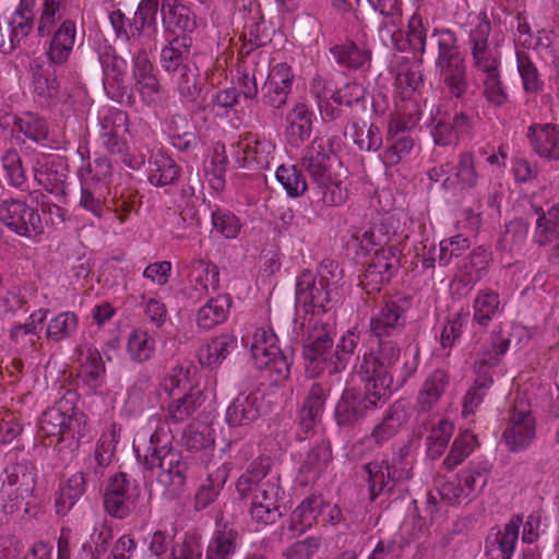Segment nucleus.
Here are the masks:
<instances>
[{
  "instance_id": "obj_37",
  "label": "nucleus",
  "mask_w": 559,
  "mask_h": 559,
  "mask_svg": "<svg viewBox=\"0 0 559 559\" xmlns=\"http://www.w3.org/2000/svg\"><path fill=\"white\" fill-rule=\"evenodd\" d=\"M407 413L402 404H393L385 413L382 421L377 425L371 433L367 437V441L377 447H381L391 438H393L401 427L406 423Z\"/></svg>"
},
{
  "instance_id": "obj_47",
  "label": "nucleus",
  "mask_w": 559,
  "mask_h": 559,
  "mask_svg": "<svg viewBox=\"0 0 559 559\" xmlns=\"http://www.w3.org/2000/svg\"><path fill=\"white\" fill-rule=\"evenodd\" d=\"M436 66L440 71L448 92L452 96L461 98L468 87L467 70L464 60L457 59Z\"/></svg>"
},
{
  "instance_id": "obj_13",
  "label": "nucleus",
  "mask_w": 559,
  "mask_h": 559,
  "mask_svg": "<svg viewBox=\"0 0 559 559\" xmlns=\"http://www.w3.org/2000/svg\"><path fill=\"white\" fill-rule=\"evenodd\" d=\"M364 382L365 393L347 391L343 394L336 405V417L341 425H348L364 418L369 411L381 407L389 396L386 390L372 389V381L361 380Z\"/></svg>"
},
{
  "instance_id": "obj_4",
  "label": "nucleus",
  "mask_w": 559,
  "mask_h": 559,
  "mask_svg": "<svg viewBox=\"0 0 559 559\" xmlns=\"http://www.w3.org/2000/svg\"><path fill=\"white\" fill-rule=\"evenodd\" d=\"M169 401L164 409L160 426H178L193 417L204 403L201 388L191 379L190 371L182 367L173 368L160 383Z\"/></svg>"
},
{
  "instance_id": "obj_20",
  "label": "nucleus",
  "mask_w": 559,
  "mask_h": 559,
  "mask_svg": "<svg viewBox=\"0 0 559 559\" xmlns=\"http://www.w3.org/2000/svg\"><path fill=\"white\" fill-rule=\"evenodd\" d=\"M536 435L535 419L527 405H515L503 432V439L511 451L528 447Z\"/></svg>"
},
{
  "instance_id": "obj_18",
  "label": "nucleus",
  "mask_w": 559,
  "mask_h": 559,
  "mask_svg": "<svg viewBox=\"0 0 559 559\" xmlns=\"http://www.w3.org/2000/svg\"><path fill=\"white\" fill-rule=\"evenodd\" d=\"M400 267V251L394 246L377 250L368 264L361 284L370 292L380 290L383 284L390 282Z\"/></svg>"
},
{
  "instance_id": "obj_63",
  "label": "nucleus",
  "mask_w": 559,
  "mask_h": 559,
  "mask_svg": "<svg viewBox=\"0 0 559 559\" xmlns=\"http://www.w3.org/2000/svg\"><path fill=\"white\" fill-rule=\"evenodd\" d=\"M477 437L468 430L461 432L452 444V448L443 460V465L448 469H453L460 465L477 448Z\"/></svg>"
},
{
  "instance_id": "obj_53",
  "label": "nucleus",
  "mask_w": 559,
  "mask_h": 559,
  "mask_svg": "<svg viewBox=\"0 0 559 559\" xmlns=\"http://www.w3.org/2000/svg\"><path fill=\"white\" fill-rule=\"evenodd\" d=\"M227 165L225 145L217 142L213 145L211 155L204 163L205 177L215 191H222L225 187Z\"/></svg>"
},
{
  "instance_id": "obj_54",
  "label": "nucleus",
  "mask_w": 559,
  "mask_h": 559,
  "mask_svg": "<svg viewBox=\"0 0 559 559\" xmlns=\"http://www.w3.org/2000/svg\"><path fill=\"white\" fill-rule=\"evenodd\" d=\"M237 549V533L226 526L214 531L205 551V559H231Z\"/></svg>"
},
{
  "instance_id": "obj_28",
  "label": "nucleus",
  "mask_w": 559,
  "mask_h": 559,
  "mask_svg": "<svg viewBox=\"0 0 559 559\" xmlns=\"http://www.w3.org/2000/svg\"><path fill=\"white\" fill-rule=\"evenodd\" d=\"M527 136L533 151L547 160H559V127L550 123L528 128Z\"/></svg>"
},
{
  "instance_id": "obj_58",
  "label": "nucleus",
  "mask_w": 559,
  "mask_h": 559,
  "mask_svg": "<svg viewBox=\"0 0 559 559\" xmlns=\"http://www.w3.org/2000/svg\"><path fill=\"white\" fill-rule=\"evenodd\" d=\"M79 329V317L73 311H62L53 316L47 324L46 337L60 343L75 335Z\"/></svg>"
},
{
  "instance_id": "obj_1",
  "label": "nucleus",
  "mask_w": 559,
  "mask_h": 559,
  "mask_svg": "<svg viewBox=\"0 0 559 559\" xmlns=\"http://www.w3.org/2000/svg\"><path fill=\"white\" fill-rule=\"evenodd\" d=\"M300 167L309 176L318 200L325 206H340L348 197L344 177L333 169L331 145L322 138H314L305 147Z\"/></svg>"
},
{
  "instance_id": "obj_7",
  "label": "nucleus",
  "mask_w": 559,
  "mask_h": 559,
  "mask_svg": "<svg viewBox=\"0 0 559 559\" xmlns=\"http://www.w3.org/2000/svg\"><path fill=\"white\" fill-rule=\"evenodd\" d=\"M413 460L407 451L401 450L391 460H373L364 465L368 474V492L371 501L380 495H390L394 488L413 477Z\"/></svg>"
},
{
  "instance_id": "obj_27",
  "label": "nucleus",
  "mask_w": 559,
  "mask_h": 559,
  "mask_svg": "<svg viewBox=\"0 0 559 559\" xmlns=\"http://www.w3.org/2000/svg\"><path fill=\"white\" fill-rule=\"evenodd\" d=\"M120 435L121 426L117 423H111L96 442L94 456L91 459L88 465L95 478H99L103 475L104 468L111 464L116 454L117 444L120 440Z\"/></svg>"
},
{
  "instance_id": "obj_12",
  "label": "nucleus",
  "mask_w": 559,
  "mask_h": 559,
  "mask_svg": "<svg viewBox=\"0 0 559 559\" xmlns=\"http://www.w3.org/2000/svg\"><path fill=\"white\" fill-rule=\"evenodd\" d=\"M400 347L393 341H379L377 352L365 353L357 368L360 380L372 381V389L392 393L391 368L399 360Z\"/></svg>"
},
{
  "instance_id": "obj_2",
  "label": "nucleus",
  "mask_w": 559,
  "mask_h": 559,
  "mask_svg": "<svg viewBox=\"0 0 559 559\" xmlns=\"http://www.w3.org/2000/svg\"><path fill=\"white\" fill-rule=\"evenodd\" d=\"M343 270L333 260H324L319 267L318 276L310 271H302L296 280V307L300 308L302 316L326 312L331 305L340 299Z\"/></svg>"
},
{
  "instance_id": "obj_31",
  "label": "nucleus",
  "mask_w": 559,
  "mask_h": 559,
  "mask_svg": "<svg viewBox=\"0 0 559 559\" xmlns=\"http://www.w3.org/2000/svg\"><path fill=\"white\" fill-rule=\"evenodd\" d=\"M491 253L479 247L464 261L462 269L456 274L453 284L462 285L465 293L469 292L488 272Z\"/></svg>"
},
{
  "instance_id": "obj_56",
  "label": "nucleus",
  "mask_w": 559,
  "mask_h": 559,
  "mask_svg": "<svg viewBox=\"0 0 559 559\" xmlns=\"http://www.w3.org/2000/svg\"><path fill=\"white\" fill-rule=\"evenodd\" d=\"M34 4L28 0H20L17 7L9 17H5L13 32V40L21 44L34 27Z\"/></svg>"
},
{
  "instance_id": "obj_8",
  "label": "nucleus",
  "mask_w": 559,
  "mask_h": 559,
  "mask_svg": "<svg viewBox=\"0 0 559 559\" xmlns=\"http://www.w3.org/2000/svg\"><path fill=\"white\" fill-rule=\"evenodd\" d=\"M491 23L486 12L471 22L467 46L476 76L501 69V52L490 39Z\"/></svg>"
},
{
  "instance_id": "obj_38",
  "label": "nucleus",
  "mask_w": 559,
  "mask_h": 559,
  "mask_svg": "<svg viewBox=\"0 0 559 559\" xmlns=\"http://www.w3.org/2000/svg\"><path fill=\"white\" fill-rule=\"evenodd\" d=\"M231 471L230 463H223L215 471L210 472L194 496V508L203 510L218 497Z\"/></svg>"
},
{
  "instance_id": "obj_25",
  "label": "nucleus",
  "mask_w": 559,
  "mask_h": 559,
  "mask_svg": "<svg viewBox=\"0 0 559 559\" xmlns=\"http://www.w3.org/2000/svg\"><path fill=\"white\" fill-rule=\"evenodd\" d=\"M218 269L215 264L204 260L192 262L189 272V286L187 296L193 301H199L207 296L210 289L218 287Z\"/></svg>"
},
{
  "instance_id": "obj_60",
  "label": "nucleus",
  "mask_w": 559,
  "mask_h": 559,
  "mask_svg": "<svg viewBox=\"0 0 559 559\" xmlns=\"http://www.w3.org/2000/svg\"><path fill=\"white\" fill-rule=\"evenodd\" d=\"M171 80L177 86L180 97L187 102H193L200 94L202 83L200 73L195 66H182L179 71L175 72Z\"/></svg>"
},
{
  "instance_id": "obj_16",
  "label": "nucleus",
  "mask_w": 559,
  "mask_h": 559,
  "mask_svg": "<svg viewBox=\"0 0 559 559\" xmlns=\"http://www.w3.org/2000/svg\"><path fill=\"white\" fill-rule=\"evenodd\" d=\"M98 121L103 145L111 154H123L128 147L129 115L118 108H103Z\"/></svg>"
},
{
  "instance_id": "obj_40",
  "label": "nucleus",
  "mask_w": 559,
  "mask_h": 559,
  "mask_svg": "<svg viewBox=\"0 0 559 559\" xmlns=\"http://www.w3.org/2000/svg\"><path fill=\"white\" fill-rule=\"evenodd\" d=\"M34 180L49 192H58L67 180V168L56 158L37 160L34 166Z\"/></svg>"
},
{
  "instance_id": "obj_39",
  "label": "nucleus",
  "mask_w": 559,
  "mask_h": 559,
  "mask_svg": "<svg viewBox=\"0 0 559 559\" xmlns=\"http://www.w3.org/2000/svg\"><path fill=\"white\" fill-rule=\"evenodd\" d=\"M160 11L163 23L168 28L183 33H192L197 28L195 14L178 0H163Z\"/></svg>"
},
{
  "instance_id": "obj_9",
  "label": "nucleus",
  "mask_w": 559,
  "mask_h": 559,
  "mask_svg": "<svg viewBox=\"0 0 559 559\" xmlns=\"http://www.w3.org/2000/svg\"><path fill=\"white\" fill-rule=\"evenodd\" d=\"M36 486L35 467L27 461L8 465L1 475L0 500L7 514L17 511Z\"/></svg>"
},
{
  "instance_id": "obj_57",
  "label": "nucleus",
  "mask_w": 559,
  "mask_h": 559,
  "mask_svg": "<svg viewBox=\"0 0 559 559\" xmlns=\"http://www.w3.org/2000/svg\"><path fill=\"white\" fill-rule=\"evenodd\" d=\"M182 439L189 451L203 452L204 457L214 451V433L213 429L207 425L189 424Z\"/></svg>"
},
{
  "instance_id": "obj_48",
  "label": "nucleus",
  "mask_w": 559,
  "mask_h": 559,
  "mask_svg": "<svg viewBox=\"0 0 559 559\" xmlns=\"http://www.w3.org/2000/svg\"><path fill=\"white\" fill-rule=\"evenodd\" d=\"M490 464L488 462L473 463L457 476L463 485L467 501L475 499L487 486L490 478Z\"/></svg>"
},
{
  "instance_id": "obj_29",
  "label": "nucleus",
  "mask_w": 559,
  "mask_h": 559,
  "mask_svg": "<svg viewBox=\"0 0 559 559\" xmlns=\"http://www.w3.org/2000/svg\"><path fill=\"white\" fill-rule=\"evenodd\" d=\"M404 312V308L396 301H385L371 316V333L378 338L391 336L399 328L403 326Z\"/></svg>"
},
{
  "instance_id": "obj_41",
  "label": "nucleus",
  "mask_w": 559,
  "mask_h": 559,
  "mask_svg": "<svg viewBox=\"0 0 559 559\" xmlns=\"http://www.w3.org/2000/svg\"><path fill=\"white\" fill-rule=\"evenodd\" d=\"M231 299L228 295H217L207 300L197 312V325L202 330H211L226 321Z\"/></svg>"
},
{
  "instance_id": "obj_62",
  "label": "nucleus",
  "mask_w": 559,
  "mask_h": 559,
  "mask_svg": "<svg viewBox=\"0 0 559 559\" xmlns=\"http://www.w3.org/2000/svg\"><path fill=\"white\" fill-rule=\"evenodd\" d=\"M481 82V94L487 103L495 107L507 104L509 94L502 81L501 69L477 75Z\"/></svg>"
},
{
  "instance_id": "obj_22",
  "label": "nucleus",
  "mask_w": 559,
  "mask_h": 559,
  "mask_svg": "<svg viewBox=\"0 0 559 559\" xmlns=\"http://www.w3.org/2000/svg\"><path fill=\"white\" fill-rule=\"evenodd\" d=\"M293 80L292 68L286 62L275 64L271 69L263 86L264 102L275 109L286 105L288 94L292 91Z\"/></svg>"
},
{
  "instance_id": "obj_55",
  "label": "nucleus",
  "mask_w": 559,
  "mask_h": 559,
  "mask_svg": "<svg viewBox=\"0 0 559 559\" xmlns=\"http://www.w3.org/2000/svg\"><path fill=\"white\" fill-rule=\"evenodd\" d=\"M302 167L297 165H280L275 171V178L282 186L287 197L297 199L308 190L307 179L302 173Z\"/></svg>"
},
{
  "instance_id": "obj_43",
  "label": "nucleus",
  "mask_w": 559,
  "mask_h": 559,
  "mask_svg": "<svg viewBox=\"0 0 559 559\" xmlns=\"http://www.w3.org/2000/svg\"><path fill=\"white\" fill-rule=\"evenodd\" d=\"M237 347V337L231 334H221L211 338L199 349V360L207 367L219 365Z\"/></svg>"
},
{
  "instance_id": "obj_36",
  "label": "nucleus",
  "mask_w": 559,
  "mask_h": 559,
  "mask_svg": "<svg viewBox=\"0 0 559 559\" xmlns=\"http://www.w3.org/2000/svg\"><path fill=\"white\" fill-rule=\"evenodd\" d=\"M260 396L257 393L239 394L227 407L226 423L231 427L248 426L260 416Z\"/></svg>"
},
{
  "instance_id": "obj_52",
  "label": "nucleus",
  "mask_w": 559,
  "mask_h": 559,
  "mask_svg": "<svg viewBox=\"0 0 559 559\" xmlns=\"http://www.w3.org/2000/svg\"><path fill=\"white\" fill-rule=\"evenodd\" d=\"M192 39L188 36L175 37L168 46L164 47L160 52V64L166 72H177L182 66H187L185 60L190 53Z\"/></svg>"
},
{
  "instance_id": "obj_3",
  "label": "nucleus",
  "mask_w": 559,
  "mask_h": 559,
  "mask_svg": "<svg viewBox=\"0 0 559 559\" xmlns=\"http://www.w3.org/2000/svg\"><path fill=\"white\" fill-rule=\"evenodd\" d=\"M160 424L162 417L158 414L148 418V428L155 430L144 450V465L147 469H159L157 479L164 486L180 488L186 484L188 464L179 450L167 447L168 431Z\"/></svg>"
},
{
  "instance_id": "obj_64",
  "label": "nucleus",
  "mask_w": 559,
  "mask_h": 559,
  "mask_svg": "<svg viewBox=\"0 0 559 559\" xmlns=\"http://www.w3.org/2000/svg\"><path fill=\"white\" fill-rule=\"evenodd\" d=\"M155 338L144 330H134L128 337V353L134 361H146L155 352Z\"/></svg>"
},
{
  "instance_id": "obj_15",
  "label": "nucleus",
  "mask_w": 559,
  "mask_h": 559,
  "mask_svg": "<svg viewBox=\"0 0 559 559\" xmlns=\"http://www.w3.org/2000/svg\"><path fill=\"white\" fill-rule=\"evenodd\" d=\"M139 496V487L127 474H115L104 496V508L110 516L126 519L135 510Z\"/></svg>"
},
{
  "instance_id": "obj_24",
  "label": "nucleus",
  "mask_w": 559,
  "mask_h": 559,
  "mask_svg": "<svg viewBox=\"0 0 559 559\" xmlns=\"http://www.w3.org/2000/svg\"><path fill=\"white\" fill-rule=\"evenodd\" d=\"M331 462L332 451L330 442L324 439H320L308 451L299 467L297 477L299 484L307 486L317 481L325 472Z\"/></svg>"
},
{
  "instance_id": "obj_23",
  "label": "nucleus",
  "mask_w": 559,
  "mask_h": 559,
  "mask_svg": "<svg viewBox=\"0 0 559 559\" xmlns=\"http://www.w3.org/2000/svg\"><path fill=\"white\" fill-rule=\"evenodd\" d=\"M48 312V309H38L31 313L25 323L12 325L9 337L16 352L25 354L36 348L40 340L41 325L47 319Z\"/></svg>"
},
{
  "instance_id": "obj_19",
  "label": "nucleus",
  "mask_w": 559,
  "mask_h": 559,
  "mask_svg": "<svg viewBox=\"0 0 559 559\" xmlns=\"http://www.w3.org/2000/svg\"><path fill=\"white\" fill-rule=\"evenodd\" d=\"M275 145L272 141L255 135L240 139L234 146V156L240 167L266 169L274 158Z\"/></svg>"
},
{
  "instance_id": "obj_33",
  "label": "nucleus",
  "mask_w": 559,
  "mask_h": 559,
  "mask_svg": "<svg viewBox=\"0 0 559 559\" xmlns=\"http://www.w3.org/2000/svg\"><path fill=\"white\" fill-rule=\"evenodd\" d=\"M522 516L513 515L503 526L496 538L487 544V555L490 559H512L518 546Z\"/></svg>"
},
{
  "instance_id": "obj_51",
  "label": "nucleus",
  "mask_w": 559,
  "mask_h": 559,
  "mask_svg": "<svg viewBox=\"0 0 559 559\" xmlns=\"http://www.w3.org/2000/svg\"><path fill=\"white\" fill-rule=\"evenodd\" d=\"M180 177V167L169 156L164 154L153 155L150 162L148 181L156 187L175 183Z\"/></svg>"
},
{
  "instance_id": "obj_11",
  "label": "nucleus",
  "mask_w": 559,
  "mask_h": 559,
  "mask_svg": "<svg viewBox=\"0 0 559 559\" xmlns=\"http://www.w3.org/2000/svg\"><path fill=\"white\" fill-rule=\"evenodd\" d=\"M250 350L255 367L266 370L273 382L288 378L292 362L277 346V337L271 328H257Z\"/></svg>"
},
{
  "instance_id": "obj_50",
  "label": "nucleus",
  "mask_w": 559,
  "mask_h": 559,
  "mask_svg": "<svg viewBox=\"0 0 559 559\" xmlns=\"http://www.w3.org/2000/svg\"><path fill=\"white\" fill-rule=\"evenodd\" d=\"M335 61L348 69H360L369 64L371 52L365 47H359L352 40H346L330 48Z\"/></svg>"
},
{
  "instance_id": "obj_44",
  "label": "nucleus",
  "mask_w": 559,
  "mask_h": 559,
  "mask_svg": "<svg viewBox=\"0 0 559 559\" xmlns=\"http://www.w3.org/2000/svg\"><path fill=\"white\" fill-rule=\"evenodd\" d=\"M503 311L500 296L497 292L484 288L477 292L473 302V320L481 326H487Z\"/></svg>"
},
{
  "instance_id": "obj_61",
  "label": "nucleus",
  "mask_w": 559,
  "mask_h": 559,
  "mask_svg": "<svg viewBox=\"0 0 559 559\" xmlns=\"http://www.w3.org/2000/svg\"><path fill=\"white\" fill-rule=\"evenodd\" d=\"M13 126L19 132L23 133L25 138L37 144H43L49 136L47 121L31 111L23 112L21 116L15 117Z\"/></svg>"
},
{
  "instance_id": "obj_32",
  "label": "nucleus",
  "mask_w": 559,
  "mask_h": 559,
  "mask_svg": "<svg viewBox=\"0 0 559 559\" xmlns=\"http://www.w3.org/2000/svg\"><path fill=\"white\" fill-rule=\"evenodd\" d=\"M78 153L82 159V166L78 169V177L80 183H86L94 187H100L108 189V185L111 178L112 168L111 164L105 156L96 157L93 162L87 160L85 163V155L88 156V150L86 146H80Z\"/></svg>"
},
{
  "instance_id": "obj_5",
  "label": "nucleus",
  "mask_w": 559,
  "mask_h": 559,
  "mask_svg": "<svg viewBox=\"0 0 559 559\" xmlns=\"http://www.w3.org/2000/svg\"><path fill=\"white\" fill-rule=\"evenodd\" d=\"M510 346L509 333L501 328L493 330L489 340L481 346L477 354L475 367L477 378L473 386L468 389L463 400V416L473 414L483 403L488 389L492 384L489 369L497 366L506 355Z\"/></svg>"
},
{
  "instance_id": "obj_59",
  "label": "nucleus",
  "mask_w": 559,
  "mask_h": 559,
  "mask_svg": "<svg viewBox=\"0 0 559 559\" xmlns=\"http://www.w3.org/2000/svg\"><path fill=\"white\" fill-rule=\"evenodd\" d=\"M454 432V425L440 419L431 427L426 437V452L431 460H438L444 453Z\"/></svg>"
},
{
  "instance_id": "obj_14",
  "label": "nucleus",
  "mask_w": 559,
  "mask_h": 559,
  "mask_svg": "<svg viewBox=\"0 0 559 559\" xmlns=\"http://www.w3.org/2000/svg\"><path fill=\"white\" fill-rule=\"evenodd\" d=\"M0 222L12 233L26 238H34L44 229L37 210L17 199H7L0 203Z\"/></svg>"
},
{
  "instance_id": "obj_46",
  "label": "nucleus",
  "mask_w": 559,
  "mask_h": 559,
  "mask_svg": "<svg viewBox=\"0 0 559 559\" xmlns=\"http://www.w3.org/2000/svg\"><path fill=\"white\" fill-rule=\"evenodd\" d=\"M322 496L311 495L304 499L292 513V530L304 533L310 528L323 512Z\"/></svg>"
},
{
  "instance_id": "obj_35",
  "label": "nucleus",
  "mask_w": 559,
  "mask_h": 559,
  "mask_svg": "<svg viewBox=\"0 0 559 559\" xmlns=\"http://www.w3.org/2000/svg\"><path fill=\"white\" fill-rule=\"evenodd\" d=\"M431 3H418L417 10L409 17L406 31V48L424 55L428 37V20L432 14Z\"/></svg>"
},
{
  "instance_id": "obj_26",
  "label": "nucleus",
  "mask_w": 559,
  "mask_h": 559,
  "mask_svg": "<svg viewBox=\"0 0 559 559\" xmlns=\"http://www.w3.org/2000/svg\"><path fill=\"white\" fill-rule=\"evenodd\" d=\"M450 384V376L443 369L431 371L424 380L417 395V409L428 413L435 409Z\"/></svg>"
},
{
  "instance_id": "obj_17",
  "label": "nucleus",
  "mask_w": 559,
  "mask_h": 559,
  "mask_svg": "<svg viewBox=\"0 0 559 559\" xmlns=\"http://www.w3.org/2000/svg\"><path fill=\"white\" fill-rule=\"evenodd\" d=\"M280 485L276 480L259 483L252 493L249 509L250 518L257 528L274 524L281 516L278 498Z\"/></svg>"
},
{
  "instance_id": "obj_10",
  "label": "nucleus",
  "mask_w": 559,
  "mask_h": 559,
  "mask_svg": "<svg viewBox=\"0 0 559 559\" xmlns=\"http://www.w3.org/2000/svg\"><path fill=\"white\" fill-rule=\"evenodd\" d=\"M293 332L304 342V357L319 369L321 364L326 366V355L332 348L333 341L329 328L317 316H301L296 312Z\"/></svg>"
},
{
  "instance_id": "obj_6",
  "label": "nucleus",
  "mask_w": 559,
  "mask_h": 559,
  "mask_svg": "<svg viewBox=\"0 0 559 559\" xmlns=\"http://www.w3.org/2000/svg\"><path fill=\"white\" fill-rule=\"evenodd\" d=\"M39 426L48 437L79 443L84 437L86 418L75 406V395L68 392L43 413Z\"/></svg>"
},
{
  "instance_id": "obj_21",
  "label": "nucleus",
  "mask_w": 559,
  "mask_h": 559,
  "mask_svg": "<svg viewBox=\"0 0 559 559\" xmlns=\"http://www.w3.org/2000/svg\"><path fill=\"white\" fill-rule=\"evenodd\" d=\"M316 114L305 103H296L285 117L286 142L295 148H299L310 138Z\"/></svg>"
},
{
  "instance_id": "obj_30",
  "label": "nucleus",
  "mask_w": 559,
  "mask_h": 559,
  "mask_svg": "<svg viewBox=\"0 0 559 559\" xmlns=\"http://www.w3.org/2000/svg\"><path fill=\"white\" fill-rule=\"evenodd\" d=\"M76 25L64 20L52 33L46 55L51 64L60 66L68 61L75 43Z\"/></svg>"
},
{
  "instance_id": "obj_34",
  "label": "nucleus",
  "mask_w": 559,
  "mask_h": 559,
  "mask_svg": "<svg viewBox=\"0 0 559 559\" xmlns=\"http://www.w3.org/2000/svg\"><path fill=\"white\" fill-rule=\"evenodd\" d=\"M80 377L91 388L96 389L104 380L105 364L99 350L88 343L81 344L78 349Z\"/></svg>"
},
{
  "instance_id": "obj_49",
  "label": "nucleus",
  "mask_w": 559,
  "mask_h": 559,
  "mask_svg": "<svg viewBox=\"0 0 559 559\" xmlns=\"http://www.w3.org/2000/svg\"><path fill=\"white\" fill-rule=\"evenodd\" d=\"M86 479L82 472L71 475L59 488L56 498V512L59 515L67 514L85 492Z\"/></svg>"
},
{
  "instance_id": "obj_42",
  "label": "nucleus",
  "mask_w": 559,
  "mask_h": 559,
  "mask_svg": "<svg viewBox=\"0 0 559 559\" xmlns=\"http://www.w3.org/2000/svg\"><path fill=\"white\" fill-rule=\"evenodd\" d=\"M32 86L34 94L43 100H48L57 96L58 82L56 72L51 64L40 60H34L31 63Z\"/></svg>"
},
{
  "instance_id": "obj_45",
  "label": "nucleus",
  "mask_w": 559,
  "mask_h": 559,
  "mask_svg": "<svg viewBox=\"0 0 559 559\" xmlns=\"http://www.w3.org/2000/svg\"><path fill=\"white\" fill-rule=\"evenodd\" d=\"M360 335L357 329L347 330L338 340L335 352L326 362L329 373H340L346 369L359 344Z\"/></svg>"
}]
</instances>
